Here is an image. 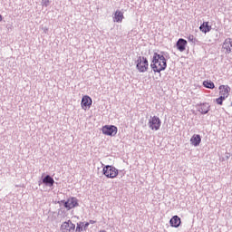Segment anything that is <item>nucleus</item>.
<instances>
[{
	"label": "nucleus",
	"instance_id": "f3484780",
	"mask_svg": "<svg viewBox=\"0 0 232 232\" xmlns=\"http://www.w3.org/2000/svg\"><path fill=\"white\" fill-rule=\"evenodd\" d=\"M203 86L208 88V90H215V83L210 80H207L203 82Z\"/></svg>",
	"mask_w": 232,
	"mask_h": 232
},
{
	"label": "nucleus",
	"instance_id": "f03ea898",
	"mask_svg": "<svg viewBox=\"0 0 232 232\" xmlns=\"http://www.w3.org/2000/svg\"><path fill=\"white\" fill-rule=\"evenodd\" d=\"M150 68V63L148 58L144 56H139L136 60V69L140 73H146Z\"/></svg>",
	"mask_w": 232,
	"mask_h": 232
},
{
	"label": "nucleus",
	"instance_id": "dca6fc26",
	"mask_svg": "<svg viewBox=\"0 0 232 232\" xmlns=\"http://www.w3.org/2000/svg\"><path fill=\"white\" fill-rule=\"evenodd\" d=\"M43 183L46 184V186H50V188H52V186H53V184H55V180H53V178H52L51 176L47 175L45 178H44Z\"/></svg>",
	"mask_w": 232,
	"mask_h": 232
},
{
	"label": "nucleus",
	"instance_id": "423d86ee",
	"mask_svg": "<svg viewBox=\"0 0 232 232\" xmlns=\"http://www.w3.org/2000/svg\"><path fill=\"white\" fill-rule=\"evenodd\" d=\"M92 104H93V101L92 100V97L88 95H84L82 98V110H84V111H87V110H90L92 108Z\"/></svg>",
	"mask_w": 232,
	"mask_h": 232
},
{
	"label": "nucleus",
	"instance_id": "b1692460",
	"mask_svg": "<svg viewBox=\"0 0 232 232\" xmlns=\"http://www.w3.org/2000/svg\"><path fill=\"white\" fill-rule=\"evenodd\" d=\"M90 226V223H85V227H88Z\"/></svg>",
	"mask_w": 232,
	"mask_h": 232
},
{
	"label": "nucleus",
	"instance_id": "f8f14e48",
	"mask_svg": "<svg viewBox=\"0 0 232 232\" xmlns=\"http://www.w3.org/2000/svg\"><path fill=\"white\" fill-rule=\"evenodd\" d=\"M202 142V137H200L199 134H194L191 138H190V144L192 146H195V148H197V146H200V143Z\"/></svg>",
	"mask_w": 232,
	"mask_h": 232
},
{
	"label": "nucleus",
	"instance_id": "1a4fd4ad",
	"mask_svg": "<svg viewBox=\"0 0 232 232\" xmlns=\"http://www.w3.org/2000/svg\"><path fill=\"white\" fill-rule=\"evenodd\" d=\"M229 92H231V88L227 85H220L219 86V95L223 99H227L229 97Z\"/></svg>",
	"mask_w": 232,
	"mask_h": 232
},
{
	"label": "nucleus",
	"instance_id": "7ed1b4c3",
	"mask_svg": "<svg viewBox=\"0 0 232 232\" xmlns=\"http://www.w3.org/2000/svg\"><path fill=\"white\" fill-rule=\"evenodd\" d=\"M102 173L107 179H117L119 169L111 165H106L102 169Z\"/></svg>",
	"mask_w": 232,
	"mask_h": 232
},
{
	"label": "nucleus",
	"instance_id": "0eeeda50",
	"mask_svg": "<svg viewBox=\"0 0 232 232\" xmlns=\"http://www.w3.org/2000/svg\"><path fill=\"white\" fill-rule=\"evenodd\" d=\"M61 231L62 232H73L75 231V224L72 222V220H68L63 222L61 225Z\"/></svg>",
	"mask_w": 232,
	"mask_h": 232
},
{
	"label": "nucleus",
	"instance_id": "ddd939ff",
	"mask_svg": "<svg viewBox=\"0 0 232 232\" xmlns=\"http://www.w3.org/2000/svg\"><path fill=\"white\" fill-rule=\"evenodd\" d=\"M181 222L182 221L180 220V218H179V216H174L169 220V224H170L171 227H179L180 226Z\"/></svg>",
	"mask_w": 232,
	"mask_h": 232
},
{
	"label": "nucleus",
	"instance_id": "9b49d317",
	"mask_svg": "<svg viewBox=\"0 0 232 232\" xmlns=\"http://www.w3.org/2000/svg\"><path fill=\"white\" fill-rule=\"evenodd\" d=\"M186 46H188V41L184 38H179L176 44V48L179 52H186Z\"/></svg>",
	"mask_w": 232,
	"mask_h": 232
},
{
	"label": "nucleus",
	"instance_id": "2eb2a0df",
	"mask_svg": "<svg viewBox=\"0 0 232 232\" xmlns=\"http://www.w3.org/2000/svg\"><path fill=\"white\" fill-rule=\"evenodd\" d=\"M200 32L203 34H208V32H211V25H209V22H204L200 27H199Z\"/></svg>",
	"mask_w": 232,
	"mask_h": 232
},
{
	"label": "nucleus",
	"instance_id": "6ab92c4d",
	"mask_svg": "<svg viewBox=\"0 0 232 232\" xmlns=\"http://www.w3.org/2000/svg\"><path fill=\"white\" fill-rule=\"evenodd\" d=\"M224 101H226V99L223 98L222 96H219V98L216 99V102H217V104H219V106H222Z\"/></svg>",
	"mask_w": 232,
	"mask_h": 232
},
{
	"label": "nucleus",
	"instance_id": "412c9836",
	"mask_svg": "<svg viewBox=\"0 0 232 232\" xmlns=\"http://www.w3.org/2000/svg\"><path fill=\"white\" fill-rule=\"evenodd\" d=\"M188 39L189 43H195V36L193 34H189L188 36Z\"/></svg>",
	"mask_w": 232,
	"mask_h": 232
},
{
	"label": "nucleus",
	"instance_id": "9d476101",
	"mask_svg": "<svg viewBox=\"0 0 232 232\" xmlns=\"http://www.w3.org/2000/svg\"><path fill=\"white\" fill-rule=\"evenodd\" d=\"M222 49L225 53H231L232 52V38H227L223 43Z\"/></svg>",
	"mask_w": 232,
	"mask_h": 232
},
{
	"label": "nucleus",
	"instance_id": "5701e85b",
	"mask_svg": "<svg viewBox=\"0 0 232 232\" xmlns=\"http://www.w3.org/2000/svg\"><path fill=\"white\" fill-rule=\"evenodd\" d=\"M1 21H3V15L2 14H0V23H1Z\"/></svg>",
	"mask_w": 232,
	"mask_h": 232
},
{
	"label": "nucleus",
	"instance_id": "4468645a",
	"mask_svg": "<svg viewBox=\"0 0 232 232\" xmlns=\"http://www.w3.org/2000/svg\"><path fill=\"white\" fill-rule=\"evenodd\" d=\"M114 23H122V20L124 19V13H122L121 11L117 10L114 13Z\"/></svg>",
	"mask_w": 232,
	"mask_h": 232
},
{
	"label": "nucleus",
	"instance_id": "39448f33",
	"mask_svg": "<svg viewBox=\"0 0 232 232\" xmlns=\"http://www.w3.org/2000/svg\"><path fill=\"white\" fill-rule=\"evenodd\" d=\"M103 135H108L109 137H115L119 130L115 125H105L102 128Z\"/></svg>",
	"mask_w": 232,
	"mask_h": 232
},
{
	"label": "nucleus",
	"instance_id": "f257e3e1",
	"mask_svg": "<svg viewBox=\"0 0 232 232\" xmlns=\"http://www.w3.org/2000/svg\"><path fill=\"white\" fill-rule=\"evenodd\" d=\"M150 66L155 73H160V72H163V70L168 66L164 54L154 53Z\"/></svg>",
	"mask_w": 232,
	"mask_h": 232
},
{
	"label": "nucleus",
	"instance_id": "4be33fe9",
	"mask_svg": "<svg viewBox=\"0 0 232 232\" xmlns=\"http://www.w3.org/2000/svg\"><path fill=\"white\" fill-rule=\"evenodd\" d=\"M44 3L45 5V6H48V3H50V0H44Z\"/></svg>",
	"mask_w": 232,
	"mask_h": 232
},
{
	"label": "nucleus",
	"instance_id": "20e7f679",
	"mask_svg": "<svg viewBox=\"0 0 232 232\" xmlns=\"http://www.w3.org/2000/svg\"><path fill=\"white\" fill-rule=\"evenodd\" d=\"M149 128L152 131H159L160 130V126L162 125V121H160V118L159 116H152L149 120Z\"/></svg>",
	"mask_w": 232,
	"mask_h": 232
},
{
	"label": "nucleus",
	"instance_id": "6e6552de",
	"mask_svg": "<svg viewBox=\"0 0 232 232\" xmlns=\"http://www.w3.org/2000/svg\"><path fill=\"white\" fill-rule=\"evenodd\" d=\"M77 206H79V201L76 199V198H70L64 203V208H66L68 210L73 209V208H77Z\"/></svg>",
	"mask_w": 232,
	"mask_h": 232
},
{
	"label": "nucleus",
	"instance_id": "a211bd4d",
	"mask_svg": "<svg viewBox=\"0 0 232 232\" xmlns=\"http://www.w3.org/2000/svg\"><path fill=\"white\" fill-rule=\"evenodd\" d=\"M199 111H200V113H203L204 115H206V113H208V111H209V104L203 103L199 108Z\"/></svg>",
	"mask_w": 232,
	"mask_h": 232
},
{
	"label": "nucleus",
	"instance_id": "aec40b11",
	"mask_svg": "<svg viewBox=\"0 0 232 232\" xmlns=\"http://www.w3.org/2000/svg\"><path fill=\"white\" fill-rule=\"evenodd\" d=\"M75 231L76 232H82V223H78L77 224Z\"/></svg>",
	"mask_w": 232,
	"mask_h": 232
}]
</instances>
